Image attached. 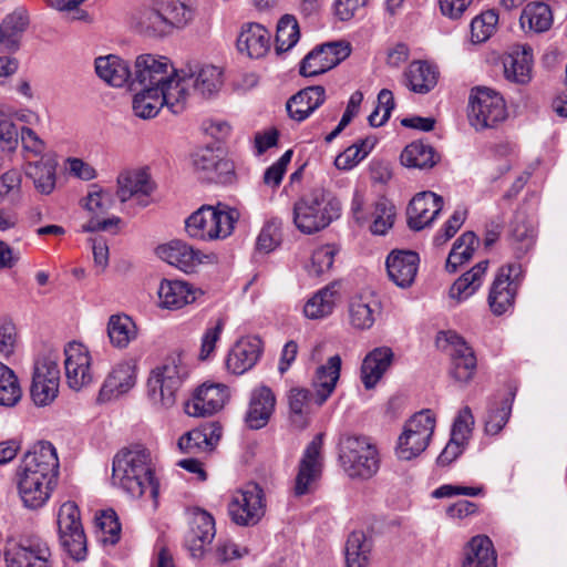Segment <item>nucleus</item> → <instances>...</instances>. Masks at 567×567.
I'll list each match as a JSON object with an SVG mask.
<instances>
[{
  "label": "nucleus",
  "mask_w": 567,
  "mask_h": 567,
  "mask_svg": "<svg viewBox=\"0 0 567 567\" xmlns=\"http://www.w3.org/2000/svg\"><path fill=\"white\" fill-rule=\"evenodd\" d=\"M194 17V8L183 0H150L135 10L132 27L140 35L157 40L185 28Z\"/></svg>",
  "instance_id": "1"
},
{
  "label": "nucleus",
  "mask_w": 567,
  "mask_h": 567,
  "mask_svg": "<svg viewBox=\"0 0 567 567\" xmlns=\"http://www.w3.org/2000/svg\"><path fill=\"white\" fill-rule=\"evenodd\" d=\"M112 482L134 498L142 497L146 492L156 498L159 484L154 477L150 451L136 445L117 453L113 460Z\"/></svg>",
  "instance_id": "2"
},
{
  "label": "nucleus",
  "mask_w": 567,
  "mask_h": 567,
  "mask_svg": "<svg viewBox=\"0 0 567 567\" xmlns=\"http://www.w3.org/2000/svg\"><path fill=\"white\" fill-rule=\"evenodd\" d=\"M340 215V200L323 188L311 190L293 205V224L301 233L307 235L327 228Z\"/></svg>",
  "instance_id": "3"
},
{
  "label": "nucleus",
  "mask_w": 567,
  "mask_h": 567,
  "mask_svg": "<svg viewBox=\"0 0 567 567\" xmlns=\"http://www.w3.org/2000/svg\"><path fill=\"white\" fill-rule=\"evenodd\" d=\"M239 219V212L227 205L216 207L203 205L185 219V229L189 237L200 240H214L228 237Z\"/></svg>",
  "instance_id": "4"
},
{
  "label": "nucleus",
  "mask_w": 567,
  "mask_h": 567,
  "mask_svg": "<svg viewBox=\"0 0 567 567\" xmlns=\"http://www.w3.org/2000/svg\"><path fill=\"white\" fill-rule=\"evenodd\" d=\"M339 446V457L349 476L370 478L378 472V451L367 436L346 435Z\"/></svg>",
  "instance_id": "5"
},
{
  "label": "nucleus",
  "mask_w": 567,
  "mask_h": 567,
  "mask_svg": "<svg viewBox=\"0 0 567 567\" xmlns=\"http://www.w3.org/2000/svg\"><path fill=\"white\" fill-rule=\"evenodd\" d=\"M178 72L168 58L163 55L141 54L134 63L131 90L161 87L163 90L178 87Z\"/></svg>",
  "instance_id": "6"
},
{
  "label": "nucleus",
  "mask_w": 567,
  "mask_h": 567,
  "mask_svg": "<svg viewBox=\"0 0 567 567\" xmlns=\"http://www.w3.org/2000/svg\"><path fill=\"white\" fill-rule=\"evenodd\" d=\"M507 117L503 96L488 87L472 91L468 106L470 124L476 130L494 128Z\"/></svg>",
  "instance_id": "7"
},
{
  "label": "nucleus",
  "mask_w": 567,
  "mask_h": 567,
  "mask_svg": "<svg viewBox=\"0 0 567 567\" xmlns=\"http://www.w3.org/2000/svg\"><path fill=\"white\" fill-rule=\"evenodd\" d=\"M435 429V417L430 410L415 413L404 425L399 437L396 454L401 460H412L427 447Z\"/></svg>",
  "instance_id": "8"
},
{
  "label": "nucleus",
  "mask_w": 567,
  "mask_h": 567,
  "mask_svg": "<svg viewBox=\"0 0 567 567\" xmlns=\"http://www.w3.org/2000/svg\"><path fill=\"white\" fill-rule=\"evenodd\" d=\"M135 92L132 106L134 114L141 118L147 120L155 117L163 106L175 115L183 112V91L176 86L163 90L161 87H151L131 90Z\"/></svg>",
  "instance_id": "9"
},
{
  "label": "nucleus",
  "mask_w": 567,
  "mask_h": 567,
  "mask_svg": "<svg viewBox=\"0 0 567 567\" xmlns=\"http://www.w3.org/2000/svg\"><path fill=\"white\" fill-rule=\"evenodd\" d=\"M58 530L61 546L76 561L86 556V537L74 502H65L58 513Z\"/></svg>",
  "instance_id": "10"
},
{
  "label": "nucleus",
  "mask_w": 567,
  "mask_h": 567,
  "mask_svg": "<svg viewBox=\"0 0 567 567\" xmlns=\"http://www.w3.org/2000/svg\"><path fill=\"white\" fill-rule=\"evenodd\" d=\"M184 372L173 361L152 370L147 380V395L161 409H169L176 403V392L183 383Z\"/></svg>",
  "instance_id": "11"
},
{
  "label": "nucleus",
  "mask_w": 567,
  "mask_h": 567,
  "mask_svg": "<svg viewBox=\"0 0 567 567\" xmlns=\"http://www.w3.org/2000/svg\"><path fill=\"white\" fill-rule=\"evenodd\" d=\"M265 512V494L256 483H249L237 491L228 504V514L231 520L239 526L258 524Z\"/></svg>",
  "instance_id": "12"
},
{
  "label": "nucleus",
  "mask_w": 567,
  "mask_h": 567,
  "mask_svg": "<svg viewBox=\"0 0 567 567\" xmlns=\"http://www.w3.org/2000/svg\"><path fill=\"white\" fill-rule=\"evenodd\" d=\"M178 86L183 91V111L186 107L189 90L199 94L202 97H210L219 91L223 85V73L215 65L194 64L182 69L177 75Z\"/></svg>",
  "instance_id": "13"
},
{
  "label": "nucleus",
  "mask_w": 567,
  "mask_h": 567,
  "mask_svg": "<svg viewBox=\"0 0 567 567\" xmlns=\"http://www.w3.org/2000/svg\"><path fill=\"white\" fill-rule=\"evenodd\" d=\"M522 267L508 264L498 269L488 293V305L495 316H502L513 308L520 285Z\"/></svg>",
  "instance_id": "14"
},
{
  "label": "nucleus",
  "mask_w": 567,
  "mask_h": 567,
  "mask_svg": "<svg viewBox=\"0 0 567 567\" xmlns=\"http://www.w3.org/2000/svg\"><path fill=\"white\" fill-rule=\"evenodd\" d=\"M59 458L55 447L47 441L35 443L22 457L16 475L34 476L38 480H58Z\"/></svg>",
  "instance_id": "15"
},
{
  "label": "nucleus",
  "mask_w": 567,
  "mask_h": 567,
  "mask_svg": "<svg viewBox=\"0 0 567 567\" xmlns=\"http://www.w3.org/2000/svg\"><path fill=\"white\" fill-rule=\"evenodd\" d=\"M60 369L58 358L51 354L37 360L31 383V396L39 406L51 403L58 395Z\"/></svg>",
  "instance_id": "16"
},
{
  "label": "nucleus",
  "mask_w": 567,
  "mask_h": 567,
  "mask_svg": "<svg viewBox=\"0 0 567 567\" xmlns=\"http://www.w3.org/2000/svg\"><path fill=\"white\" fill-rule=\"evenodd\" d=\"M351 53L348 42H330L316 47L300 63L302 76H316L337 66Z\"/></svg>",
  "instance_id": "17"
},
{
  "label": "nucleus",
  "mask_w": 567,
  "mask_h": 567,
  "mask_svg": "<svg viewBox=\"0 0 567 567\" xmlns=\"http://www.w3.org/2000/svg\"><path fill=\"white\" fill-rule=\"evenodd\" d=\"M323 434H317L307 445L298 465V473L295 478L293 494L298 497L311 493L312 485L321 477L322 473V447Z\"/></svg>",
  "instance_id": "18"
},
{
  "label": "nucleus",
  "mask_w": 567,
  "mask_h": 567,
  "mask_svg": "<svg viewBox=\"0 0 567 567\" xmlns=\"http://www.w3.org/2000/svg\"><path fill=\"white\" fill-rule=\"evenodd\" d=\"M7 567H52L51 550L47 542L25 539L4 551Z\"/></svg>",
  "instance_id": "19"
},
{
  "label": "nucleus",
  "mask_w": 567,
  "mask_h": 567,
  "mask_svg": "<svg viewBox=\"0 0 567 567\" xmlns=\"http://www.w3.org/2000/svg\"><path fill=\"white\" fill-rule=\"evenodd\" d=\"M64 354L66 382L71 389L79 391L93 380L90 353L83 344L71 342L64 349Z\"/></svg>",
  "instance_id": "20"
},
{
  "label": "nucleus",
  "mask_w": 567,
  "mask_h": 567,
  "mask_svg": "<svg viewBox=\"0 0 567 567\" xmlns=\"http://www.w3.org/2000/svg\"><path fill=\"white\" fill-rule=\"evenodd\" d=\"M442 208L443 198L435 193L429 190L416 194L406 209L409 227L422 230L437 217Z\"/></svg>",
  "instance_id": "21"
},
{
  "label": "nucleus",
  "mask_w": 567,
  "mask_h": 567,
  "mask_svg": "<svg viewBox=\"0 0 567 567\" xmlns=\"http://www.w3.org/2000/svg\"><path fill=\"white\" fill-rule=\"evenodd\" d=\"M228 398L227 386L223 384H203L193 399L185 404V412L190 416L205 417L219 411Z\"/></svg>",
  "instance_id": "22"
},
{
  "label": "nucleus",
  "mask_w": 567,
  "mask_h": 567,
  "mask_svg": "<svg viewBox=\"0 0 567 567\" xmlns=\"http://www.w3.org/2000/svg\"><path fill=\"white\" fill-rule=\"evenodd\" d=\"M420 257L412 250H392L385 260L390 280L400 288H409L415 280Z\"/></svg>",
  "instance_id": "23"
},
{
  "label": "nucleus",
  "mask_w": 567,
  "mask_h": 567,
  "mask_svg": "<svg viewBox=\"0 0 567 567\" xmlns=\"http://www.w3.org/2000/svg\"><path fill=\"white\" fill-rule=\"evenodd\" d=\"M287 400L289 419L299 429L308 426L311 414L324 403L319 401V394L316 391L298 386L288 391Z\"/></svg>",
  "instance_id": "24"
},
{
  "label": "nucleus",
  "mask_w": 567,
  "mask_h": 567,
  "mask_svg": "<svg viewBox=\"0 0 567 567\" xmlns=\"http://www.w3.org/2000/svg\"><path fill=\"white\" fill-rule=\"evenodd\" d=\"M276 406V395L272 390L267 385H259L255 388L249 398L248 410L245 415V422L251 430H259L265 427Z\"/></svg>",
  "instance_id": "25"
},
{
  "label": "nucleus",
  "mask_w": 567,
  "mask_h": 567,
  "mask_svg": "<svg viewBox=\"0 0 567 567\" xmlns=\"http://www.w3.org/2000/svg\"><path fill=\"white\" fill-rule=\"evenodd\" d=\"M447 341L451 346V370L450 373L457 382H468L476 370V357L474 351L464 339L456 333L450 334Z\"/></svg>",
  "instance_id": "26"
},
{
  "label": "nucleus",
  "mask_w": 567,
  "mask_h": 567,
  "mask_svg": "<svg viewBox=\"0 0 567 567\" xmlns=\"http://www.w3.org/2000/svg\"><path fill=\"white\" fill-rule=\"evenodd\" d=\"M16 477L20 499L24 507L32 511L47 504L58 484V480L43 481L28 475H16Z\"/></svg>",
  "instance_id": "27"
},
{
  "label": "nucleus",
  "mask_w": 567,
  "mask_h": 567,
  "mask_svg": "<svg viewBox=\"0 0 567 567\" xmlns=\"http://www.w3.org/2000/svg\"><path fill=\"white\" fill-rule=\"evenodd\" d=\"M215 534L214 517L204 509H195L192 514L190 530L186 538L192 556L202 558L205 553V545L210 544Z\"/></svg>",
  "instance_id": "28"
},
{
  "label": "nucleus",
  "mask_w": 567,
  "mask_h": 567,
  "mask_svg": "<svg viewBox=\"0 0 567 567\" xmlns=\"http://www.w3.org/2000/svg\"><path fill=\"white\" fill-rule=\"evenodd\" d=\"M261 351L262 343L259 338H241L230 349L226 367L234 374H243L257 363Z\"/></svg>",
  "instance_id": "29"
},
{
  "label": "nucleus",
  "mask_w": 567,
  "mask_h": 567,
  "mask_svg": "<svg viewBox=\"0 0 567 567\" xmlns=\"http://www.w3.org/2000/svg\"><path fill=\"white\" fill-rule=\"evenodd\" d=\"M136 382V367L133 362H121L107 374L97 400L107 402L128 392Z\"/></svg>",
  "instance_id": "30"
},
{
  "label": "nucleus",
  "mask_w": 567,
  "mask_h": 567,
  "mask_svg": "<svg viewBox=\"0 0 567 567\" xmlns=\"http://www.w3.org/2000/svg\"><path fill=\"white\" fill-rule=\"evenodd\" d=\"M157 255L161 259L186 274L195 271L202 262V252L182 240H172L159 246Z\"/></svg>",
  "instance_id": "31"
},
{
  "label": "nucleus",
  "mask_w": 567,
  "mask_h": 567,
  "mask_svg": "<svg viewBox=\"0 0 567 567\" xmlns=\"http://www.w3.org/2000/svg\"><path fill=\"white\" fill-rule=\"evenodd\" d=\"M508 237L518 258L529 251L536 239L535 221L523 209H517L508 226Z\"/></svg>",
  "instance_id": "32"
},
{
  "label": "nucleus",
  "mask_w": 567,
  "mask_h": 567,
  "mask_svg": "<svg viewBox=\"0 0 567 567\" xmlns=\"http://www.w3.org/2000/svg\"><path fill=\"white\" fill-rule=\"evenodd\" d=\"M326 100V90L321 85L308 86L292 95L286 104L292 120L302 122L309 117Z\"/></svg>",
  "instance_id": "33"
},
{
  "label": "nucleus",
  "mask_w": 567,
  "mask_h": 567,
  "mask_svg": "<svg viewBox=\"0 0 567 567\" xmlns=\"http://www.w3.org/2000/svg\"><path fill=\"white\" fill-rule=\"evenodd\" d=\"M97 76L111 86L126 85L131 90L132 71L128 62L117 55L99 56L95 59Z\"/></svg>",
  "instance_id": "34"
},
{
  "label": "nucleus",
  "mask_w": 567,
  "mask_h": 567,
  "mask_svg": "<svg viewBox=\"0 0 567 567\" xmlns=\"http://www.w3.org/2000/svg\"><path fill=\"white\" fill-rule=\"evenodd\" d=\"M237 48L251 59L262 58L270 48V33L259 23H247L237 38Z\"/></svg>",
  "instance_id": "35"
},
{
  "label": "nucleus",
  "mask_w": 567,
  "mask_h": 567,
  "mask_svg": "<svg viewBox=\"0 0 567 567\" xmlns=\"http://www.w3.org/2000/svg\"><path fill=\"white\" fill-rule=\"evenodd\" d=\"M28 24L29 18L24 9H17L8 14L0 24V52H17Z\"/></svg>",
  "instance_id": "36"
},
{
  "label": "nucleus",
  "mask_w": 567,
  "mask_h": 567,
  "mask_svg": "<svg viewBox=\"0 0 567 567\" xmlns=\"http://www.w3.org/2000/svg\"><path fill=\"white\" fill-rule=\"evenodd\" d=\"M393 351L388 347L373 349L363 359L361 365V380L367 390L373 389L393 360Z\"/></svg>",
  "instance_id": "37"
},
{
  "label": "nucleus",
  "mask_w": 567,
  "mask_h": 567,
  "mask_svg": "<svg viewBox=\"0 0 567 567\" xmlns=\"http://www.w3.org/2000/svg\"><path fill=\"white\" fill-rule=\"evenodd\" d=\"M504 74L506 80L525 85L532 80L533 50L529 47H522L504 59Z\"/></svg>",
  "instance_id": "38"
},
{
  "label": "nucleus",
  "mask_w": 567,
  "mask_h": 567,
  "mask_svg": "<svg viewBox=\"0 0 567 567\" xmlns=\"http://www.w3.org/2000/svg\"><path fill=\"white\" fill-rule=\"evenodd\" d=\"M153 189L151 176L143 169L126 171L117 177L116 195L122 203L132 197L148 196Z\"/></svg>",
  "instance_id": "39"
},
{
  "label": "nucleus",
  "mask_w": 567,
  "mask_h": 567,
  "mask_svg": "<svg viewBox=\"0 0 567 567\" xmlns=\"http://www.w3.org/2000/svg\"><path fill=\"white\" fill-rule=\"evenodd\" d=\"M462 567H496V554L487 536L478 535L467 543Z\"/></svg>",
  "instance_id": "40"
},
{
  "label": "nucleus",
  "mask_w": 567,
  "mask_h": 567,
  "mask_svg": "<svg viewBox=\"0 0 567 567\" xmlns=\"http://www.w3.org/2000/svg\"><path fill=\"white\" fill-rule=\"evenodd\" d=\"M157 293L159 305L166 309H179L195 300L192 287L182 280L163 279Z\"/></svg>",
  "instance_id": "41"
},
{
  "label": "nucleus",
  "mask_w": 567,
  "mask_h": 567,
  "mask_svg": "<svg viewBox=\"0 0 567 567\" xmlns=\"http://www.w3.org/2000/svg\"><path fill=\"white\" fill-rule=\"evenodd\" d=\"M56 166L58 162L53 157L43 156L38 162L29 163L25 174L33 181L34 187L39 193L49 195L55 188Z\"/></svg>",
  "instance_id": "42"
},
{
  "label": "nucleus",
  "mask_w": 567,
  "mask_h": 567,
  "mask_svg": "<svg viewBox=\"0 0 567 567\" xmlns=\"http://www.w3.org/2000/svg\"><path fill=\"white\" fill-rule=\"evenodd\" d=\"M341 358L339 354L328 359L327 364L317 368L312 379L315 391L319 394V401L326 402L336 389L340 377Z\"/></svg>",
  "instance_id": "43"
},
{
  "label": "nucleus",
  "mask_w": 567,
  "mask_h": 567,
  "mask_svg": "<svg viewBox=\"0 0 567 567\" xmlns=\"http://www.w3.org/2000/svg\"><path fill=\"white\" fill-rule=\"evenodd\" d=\"M515 396L516 389H509L498 401L489 404L485 420L486 434L497 435L504 429L511 417Z\"/></svg>",
  "instance_id": "44"
},
{
  "label": "nucleus",
  "mask_w": 567,
  "mask_h": 567,
  "mask_svg": "<svg viewBox=\"0 0 567 567\" xmlns=\"http://www.w3.org/2000/svg\"><path fill=\"white\" fill-rule=\"evenodd\" d=\"M402 165L409 168L430 169L437 164L441 156L422 141L412 142L401 153Z\"/></svg>",
  "instance_id": "45"
},
{
  "label": "nucleus",
  "mask_w": 567,
  "mask_h": 567,
  "mask_svg": "<svg viewBox=\"0 0 567 567\" xmlns=\"http://www.w3.org/2000/svg\"><path fill=\"white\" fill-rule=\"evenodd\" d=\"M488 260H482L463 274L450 288V297L462 301L475 293L482 286Z\"/></svg>",
  "instance_id": "46"
},
{
  "label": "nucleus",
  "mask_w": 567,
  "mask_h": 567,
  "mask_svg": "<svg viewBox=\"0 0 567 567\" xmlns=\"http://www.w3.org/2000/svg\"><path fill=\"white\" fill-rule=\"evenodd\" d=\"M439 72L427 62L414 61L405 72L408 86L420 94L430 92L437 83Z\"/></svg>",
  "instance_id": "47"
},
{
  "label": "nucleus",
  "mask_w": 567,
  "mask_h": 567,
  "mask_svg": "<svg viewBox=\"0 0 567 567\" xmlns=\"http://www.w3.org/2000/svg\"><path fill=\"white\" fill-rule=\"evenodd\" d=\"M107 336L113 347L125 349L136 339L137 328L127 315H112L107 322Z\"/></svg>",
  "instance_id": "48"
},
{
  "label": "nucleus",
  "mask_w": 567,
  "mask_h": 567,
  "mask_svg": "<svg viewBox=\"0 0 567 567\" xmlns=\"http://www.w3.org/2000/svg\"><path fill=\"white\" fill-rule=\"evenodd\" d=\"M519 22L523 29L527 24L529 30L536 33L545 32L553 24L551 9L544 2H529L524 8Z\"/></svg>",
  "instance_id": "49"
},
{
  "label": "nucleus",
  "mask_w": 567,
  "mask_h": 567,
  "mask_svg": "<svg viewBox=\"0 0 567 567\" xmlns=\"http://www.w3.org/2000/svg\"><path fill=\"white\" fill-rule=\"evenodd\" d=\"M337 293L334 284L320 289L306 302L303 307L305 316L309 319H320L332 313Z\"/></svg>",
  "instance_id": "50"
},
{
  "label": "nucleus",
  "mask_w": 567,
  "mask_h": 567,
  "mask_svg": "<svg viewBox=\"0 0 567 567\" xmlns=\"http://www.w3.org/2000/svg\"><path fill=\"white\" fill-rule=\"evenodd\" d=\"M371 547V540L367 538L363 532H352L346 545L347 567H367Z\"/></svg>",
  "instance_id": "51"
},
{
  "label": "nucleus",
  "mask_w": 567,
  "mask_h": 567,
  "mask_svg": "<svg viewBox=\"0 0 567 567\" xmlns=\"http://www.w3.org/2000/svg\"><path fill=\"white\" fill-rule=\"evenodd\" d=\"M478 239L475 233L466 231L462 234L453 244L452 250L446 259L445 269L453 274L458 266L470 260L474 254L475 245Z\"/></svg>",
  "instance_id": "52"
},
{
  "label": "nucleus",
  "mask_w": 567,
  "mask_h": 567,
  "mask_svg": "<svg viewBox=\"0 0 567 567\" xmlns=\"http://www.w3.org/2000/svg\"><path fill=\"white\" fill-rule=\"evenodd\" d=\"M377 313H379V303L375 300L367 301L360 297L350 302V323L355 329H370L375 321Z\"/></svg>",
  "instance_id": "53"
},
{
  "label": "nucleus",
  "mask_w": 567,
  "mask_h": 567,
  "mask_svg": "<svg viewBox=\"0 0 567 567\" xmlns=\"http://www.w3.org/2000/svg\"><path fill=\"white\" fill-rule=\"evenodd\" d=\"M300 38V30L297 19L291 14L280 18L276 31V53L281 54L292 49Z\"/></svg>",
  "instance_id": "54"
},
{
  "label": "nucleus",
  "mask_w": 567,
  "mask_h": 567,
  "mask_svg": "<svg viewBox=\"0 0 567 567\" xmlns=\"http://www.w3.org/2000/svg\"><path fill=\"white\" fill-rule=\"evenodd\" d=\"M378 142L373 135L359 140L357 143L348 147L343 154L336 158V166L341 169H349L357 165L360 161L368 156Z\"/></svg>",
  "instance_id": "55"
},
{
  "label": "nucleus",
  "mask_w": 567,
  "mask_h": 567,
  "mask_svg": "<svg viewBox=\"0 0 567 567\" xmlns=\"http://www.w3.org/2000/svg\"><path fill=\"white\" fill-rule=\"evenodd\" d=\"M21 398V390L13 371L0 362V405L12 406Z\"/></svg>",
  "instance_id": "56"
},
{
  "label": "nucleus",
  "mask_w": 567,
  "mask_h": 567,
  "mask_svg": "<svg viewBox=\"0 0 567 567\" xmlns=\"http://www.w3.org/2000/svg\"><path fill=\"white\" fill-rule=\"evenodd\" d=\"M498 21L495 11L488 10L475 17L471 22V37L474 43L486 41L494 32Z\"/></svg>",
  "instance_id": "57"
},
{
  "label": "nucleus",
  "mask_w": 567,
  "mask_h": 567,
  "mask_svg": "<svg viewBox=\"0 0 567 567\" xmlns=\"http://www.w3.org/2000/svg\"><path fill=\"white\" fill-rule=\"evenodd\" d=\"M281 225V220L278 218H271L265 224L257 237L256 247L258 250L270 252L280 244Z\"/></svg>",
  "instance_id": "58"
},
{
  "label": "nucleus",
  "mask_w": 567,
  "mask_h": 567,
  "mask_svg": "<svg viewBox=\"0 0 567 567\" xmlns=\"http://www.w3.org/2000/svg\"><path fill=\"white\" fill-rule=\"evenodd\" d=\"M395 218V208L393 205L382 199L377 203L374 219L370 227L372 234L384 235L393 226Z\"/></svg>",
  "instance_id": "59"
},
{
  "label": "nucleus",
  "mask_w": 567,
  "mask_h": 567,
  "mask_svg": "<svg viewBox=\"0 0 567 567\" xmlns=\"http://www.w3.org/2000/svg\"><path fill=\"white\" fill-rule=\"evenodd\" d=\"M96 525L103 532V542L115 545L121 537V523L114 509H105L96 517Z\"/></svg>",
  "instance_id": "60"
},
{
  "label": "nucleus",
  "mask_w": 567,
  "mask_h": 567,
  "mask_svg": "<svg viewBox=\"0 0 567 567\" xmlns=\"http://www.w3.org/2000/svg\"><path fill=\"white\" fill-rule=\"evenodd\" d=\"M219 155L209 147L200 148L192 155L193 166L200 179L207 182L209 172L213 171L215 163H218Z\"/></svg>",
  "instance_id": "61"
},
{
  "label": "nucleus",
  "mask_w": 567,
  "mask_h": 567,
  "mask_svg": "<svg viewBox=\"0 0 567 567\" xmlns=\"http://www.w3.org/2000/svg\"><path fill=\"white\" fill-rule=\"evenodd\" d=\"M474 426V416L468 406L461 409L453 422L451 437L467 442Z\"/></svg>",
  "instance_id": "62"
},
{
  "label": "nucleus",
  "mask_w": 567,
  "mask_h": 567,
  "mask_svg": "<svg viewBox=\"0 0 567 567\" xmlns=\"http://www.w3.org/2000/svg\"><path fill=\"white\" fill-rule=\"evenodd\" d=\"M205 435L203 425H200L179 437L178 446L185 453L209 451L207 446V437Z\"/></svg>",
  "instance_id": "63"
},
{
  "label": "nucleus",
  "mask_w": 567,
  "mask_h": 567,
  "mask_svg": "<svg viewBox=\"0 0 567 567\" xmlns=\"http://www.w3.org/2000/svg\"><path fill=\"white\" fill-rule=\"evenodd\" d=\"M336 252L337 250L330 245L316 249L311 257V271L318 276L328 271L333 265Z\"/></svg>",
  "instance_id": "64"
}]
</instances>
